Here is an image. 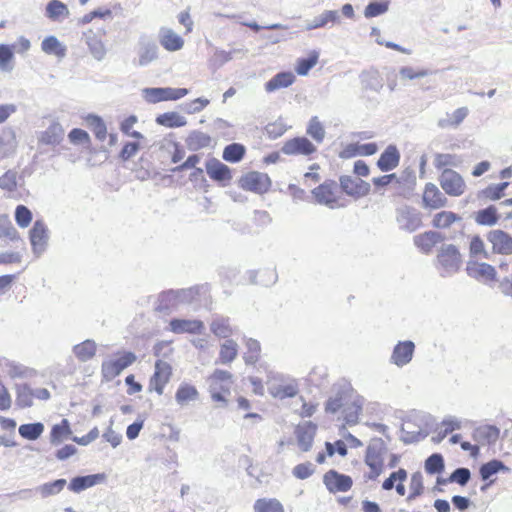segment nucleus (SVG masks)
<instances>
[{
    "label": "nucleus",
    "instance_id": "obj_1",
    "mask_svg": "<svg viewBox=\"0 0 512 512\" xmlns=\"http://www.w3.org/2000/svg\"><path fill=\"white\" fill-rule=\"evenodd\" d=\"M365 399L355 392L341 391L330 397L325 404L327 413L336 414L341 427H352L359 423Z\"/></svg>",
    "mask_w": 512,
    "mask_h": 512
},
{
    "label": "nucleus",
    "instance_id": "obj_2",
    "mask_svg": "<svg viewBox=\"0 0 512 512\" xmlns=\"http://www.w3.org/2000/svg\"><path fill=\"white\" fill-rule=\"evenodd\" d=\"M387 452V445L381 438H375L368 444L364 455V463L369 468L367 479L376 480L382 474Z\"/></svg>",
    "mask_w": 512,
    "mask_h": 512
},
{
    "label": "nucleus",
    "instance_id": "obj_3",
    "mask_svg": "<svg viewBox=\"0 0 512 512\" xmlns=\"http://www.w3.org/2000/svg\"><path fill=\"white\" fill-rule=\"evenodd\" d=\"M208 380L211 399L216 403L227 405L233 384V375L229 371L216 369Z\"/></svg>",
    "mask_w": 512,
    "mask_h": 512
},
{
    "label": "nucleus",
    "instance_id": "obj_4",
    "mask_svg": "<svg viewBox=\"0 0 512 512\" xmlns=\"http://www.w3.org/2000/svg\"><path fill=\"white\" fill-rule=\"evenodd\" d=\"M312 197L316 203L328 206L329 208H338L344 206V198L339 185L334 180H326L311 191Z\"/></svg>",
    "mask_w": 512,
    "mask_h": 512
},
{
    "label": "nucleus",
    "instance_id": "obj_5",
    "mask_svg": "<svg viewBox=\"0 0 512 512\" xmlns=\"http://www.w3.org/2000/svg\"><path fill=\"white\" fill-rule=\"evenodd\" d=\"M137 360L131 351L116 352L112 358L104 360L101 364V375L106 381H111Z\"/></svg>",
    "mask_w": 512,
    "mask_h": 512
},
{
    "label": "nucleus",
    "instance_id": "obj_6",
    "mask_svg": "<svg viewBox=\"0 0 512 512\" xmlns=\"http://www.w3.org/2000/svg\"><path fill=\"white\" fill-rule=\"evenodd\" d=\"M269 393L277 399L292 398L299 391L298 383L295 379H284L281 375L269 373L267 376Z\"/></svg>",
    "mask_w": 512,
    "mask_h": 512
},
{
    "label": "nucleus",
    "instance_id": "obj_7",
    "mask_svg": "<svg viewBox=\"0 0 512 512\" xmlns=\"http://www.w3.org/2000/svg\"><path fill=\"white\" fill-rule=\"evenodd\" d=\"M437 265L446 273L456 272L462 264V256L459 249L452 244L441 247L437 254Z\"/></svg>",
    "mask_w": 512,
    "mask_h": 512
},
{
    "label": "nucleus",
    "instance_id": "obj_8",
    "mask_svg": "<svg viewBox=\"0 0 512 512\" xmlns=\"http://www.w3.org/2000/svg\"><path fill=\"white\" fill-rule=\"evenodd\" d=\"M173 369L171 364L164 360L155 362V370L149 379V391L156 392L158 395L164 393L165 386L170 382Z\"/></svg>",
    "mask_w": 512,
    "mask_h": 512
},
{
    "label": "nucleus",
    "instance_id": "obj_9",
    "mask_svg": "<svg viewBox=\"0 0 512 512\" xmlns=\"http://www.w3.org/2000/svg\"><path fill=\"white\" fill-rule=\"evenodd\" d=\"M353 479L351 476L342 474L334 469H330L323 475V484L326 489L332 493H346L353 487Z\"/></svg>",
    "mask_w": 512,
    "mask_h": 512
},
{
    "label": "nucleus",
    "instance_id": "obj_10",
    "mask_svg": "<svg viewBox=\"0 0 512 512\" xmlns=\"http://www.w3.org/2000/svg\"><path fill=\"white\" fill-rule=\"evenodd\" d=\"M239 183L242 189L258 194L267 192L271 187L269 176L258 171H250L244 174Z\"/></svg>",
    "mask_w": 512,
    "mask_h": 512
},
{
    "label": "nucleus",
    "instance_id": "obj_11",
    "mask_svg": "<svg viewBox=\"0 0 512 512\" xmlns=\"http://www.w3.org/2000/svg\"><path fill=\"white\" fill-rule=\"evenodd\" d=\"M281 151L288 156H311L317 147L306 137H294L284 142Z\"/></svg>",
    "mask_w": 512,
    "mask_h": 512
},
{
    "label": "nucleus",
    "instance_id": "obj_12",
    "mask_svg": "<svg viewBox=\"0 0 512 512\" xmlns=\"http://www.w3.org/2000/svg\"><path fill=\"white\" fill-rule=\"evenodd\" d=\"M439 183L446 194L450 196H460L465 192V182L460 174L452 169L442 171Z\"/></svg>",
    "mask_w": 512,
    "mask_h": 512
},
{
    "label": "nucleus",
    "instance_id": "obj_13",
    "mask_svg": "<svg viewBox=\"0 0 512 512\" xmlns=\"http://www.w3.org/2000/svg\"><path fill=\"white\" fill-rule=\"evenodd\" d=\"M83 36L85 43L93 57L97 60H102L105 57L107 51L104 44L106 30L104 28H91L84 32Z\"/></svg>",
    "mask_w": 512,
    "mask_h": 512
},
{
    "label": "nucleus",
    "instance_id": "obj_14",
    "mask_svg": "<svg viewBox=\"0 0 512 512\" xmlns=\"http://www.w3.org/2000/svg\"><path fill=\"white\" fill-rule=\"evenodd\" d=\"M317 430L318 426L311 421L300 423L295 427L294 434L297 445L302 452H308L311 450Z\"/></svg>",
    "mask_w": 512,
    "mask_h": 512
},
{
    "label": "nucleus",
    "instance_id": "obj_15",
    "mask_svg": "<svg viewBox=\"0 0 512 512\" xmlns=\"http://www.w3.org/2000/svg\"><path fill=\"white\" fill-rule=\"evenodd\" d=\"M466 271L470 277L486 284L497 281L495 267L485 262L470 261L467 264Z\"/></svg>",
    "mask_w": 512,
    "mask_h": 512
},
{
    "label": "nucleus",
    "instance_id": "obj_16",
    "mask_svg": "<svg viewBox=\"0 0 512 512\" xmlns=\"http://www.w3.org/2000/svg\"><path fill=\"white\" fill-rule=\"evenodd\" d=\"M340 190L355 198H360L370 193V184L359 178L344 175L339 178Z\"/></svg>",
    "mask_w": 512,
    "mask_h": 512
},
{
    "label": "nucleus",
    "instance_id": "obj_17",
    "mask_svg": "<svg viewBox=\"0 0 512 512\" xmlns=\"http://www.w3.org/2000/svg\"><path fill=\"white\" fill-rule=\"evenodd\" d=\"M487 239L491 243L492 251L500 255H512V236L507 232L497 229L487 234Z\"/></svg>",
    "mask_w": 512,
    "mask_h": 512
},
{
    "label": "nucleus",
    "instance_id": "obj_18",
    "mask_svg": "<svg viewBox=\"0 0 512 512\" xmlns=\"http://www.w3.org/2000/svg\"><path fill=\"white\" fill-rule=\"evenodd\" d=\"M423 206L430 210H437L447 204V198L433 183H427L422 194Z\"/></svg>",
    "mask_w": 512,
    "mask_h": 512
},
{
    "label": "nucleus",
    "instance_id": "obj_19",
    "mask_svg": "<svg viewBox=\"0 0 512 512\" xmlns=\"http://www.w3.org/2000/svg\"><path fill=\"white\" fill-rule=\"evenodd\" d=\"M378 151L376 143H349L345 145L339 152L338 156L341 159H351L357 156H371Z\"/></svg>",
    "mask_w": 512,
    "mask_h": 512
},
{
    "label": "nucleus",
    "instance_id": "obj_20",
    "mask_svg": "<svg viewBox=\"0 0 512 512\" xmlns=\"http://www.w3.org/2000/svg\"><path fill=\"white\" fill-rule=\"evenodd\" d=\"M188 93L185 88H151L147 90V98L152 103L178 100Z\"/></svg>",
    "mask_w": 512,
    "mask_h": 512
},
{
    "label": "nucleus",
    "instance_id": "obj_21",
    "mask_svg": "<svg viewBox=\"0 0 512 512\" xmlns=\"http://www.w3.org/2000/svg\"><path fill=\"white\" fill-rule=\"evenodd\" d=\"M64 128L62 125L54 121L38 137V142L45 146H57L64 139Z\"/></svg>",
    "mask_w": 512,
    "mask_h": 512
},
{
    "label": "nucleus",
    "instance_id": "obj_22",
    "mask_svg": "<svg viewBox=\"0 0 512 512\" xmlns=\"http://www.w3.org/2000/svg\"><path fill=\"white\" fill-rule=\"evenodd\" d=\"M169 328L175 334H200L204 330V323L196 319H172Z\"/></svg>",
    "mask_w": 512,
    "mask_h": 512
},
{
    "label": "nucleus",
    "instance_id": "obj_23",
    "mask_svg": "<svg viewBox=\"0 0 512 512\" xmlns=\"http://www.w3.org/2000/svg\"><path fill=\"white\" fill-rule=\"evenodd\" d=\"M400 158L401 155L398 148L395 145H389L377 160V167L382 172H389L398 167Z\"/></svg>",
    "mask_w": 512,
    "mask_h": 512
},
{
    "label": "nucleus",
    "instance_id": "obj_24",
    "mask_svg": "<svg viewBox=\"0 0 512 512\" xmlns=\"http://www.w3.org/2000/svg\"><path fill=\"white\" fill-rule=\"evenodd\" d=\"M414 349L412 341L399 342L393 349L391 361L397 366L408 364L412 360Z\"/></svg>",
    "mask_w": 512,
    "mask_h": 512
},
{
    "label": "nucleus",
    "instance_id": "obj_25",
    "mask_svg": "<svg viewBox=\"0 0 512 512\" xmlns=\"http://www.w3.org/2000/svg\"><path fill=\"white\" fill-rule=\"evenodd\" d=\"M208 176L217 182H229L232 178L230 168L217 159H211L205 165Z\"/></svg>",
    "mask_w": 512,
    "mask_h": 512
},
{
    "label": "nucleus",
    "instance_id": "obj_26",
    "mask_svg": "<svg viewBox=\"0 0 512 512\" xmlns=\"http://www.w3.org/2000/svg\"><path fill=\"white\" fill-rule=\"evenodd\" d=\"M407 477V471L400 468L397 471L392 472L390 476L383 481L382 489L390 491L395 487L397 494L399 496H404L406 494L404 482L407 480Z\"/></svg>",
    "mask_w": 512,
    "mask_h": 512
},
{
    "label": "nucleus",
    "instance_id": "obj_27",
    "mask_svg": "<svg viewBox=\"0 0 512 512\" xmlns=\"http://www.w3.org/2000/svg\"><path fill=\"white\" fill-rule=\"evenodd\" d=\"M443 240V236L435 231H426L421 233L414 238V244L417 248L425 253L429 254L433 248Z\"/></svg>",
    "mask_w": 512,
    "mask_h": 512
},
{
    "label": "nucleus",
    "instance_id": "obj_28",
    "mask_svg": "<svg viewBox=\"0 0 512 512\" xmlns=\"http://www.w3.org/2000/svg\"><path fill=\"white\" fill-rule=\"evenodd\" d=\"M159 42L165 50L170 52L178 51L184 46L183 38L170 28L160 30Z\"/></svg>",
    "mask_w": 512,
    "mask_h": 512
},
{
    "label": "nucleus",
    "instance_id": "obj_29",
    "mask_svg": "<svg viewBox=\"0 0 512 512\" xmlns=\"http://www.w3.org/2000/svg\"><path fill=\"white\" fill-rule=\"evenodd\" d=\"M105 480V474H92L86 476H78L73 478L69 483V489L72 492L79 493L85 489L93 487Z\"/></svg>",
    "mask_w": 512,
    "mask_h": 512
},
{
    "label": "nucleus",
    "instance_id": "obj_30",
    "mask_svg": "<svg viewBox=\"0 0 512 512\" xmlns=\"http://www.w3.org/2000/svg\"><path fill=\"white\" fill-rule=\"evenodd\" d=\"M294 82L295 75L292 72H280L265 83V90L269 93L274 92L282 88H287Z\"/></svg>",
    "mask_w": 512,
    "mask_h": 512
},
{
    "label": "nucleus",
    "instance_id": "obj_31",
    "mask_svg": "<svg viewBox=\"0 0 512 512\" xmlns=\"http://www.w3.org/2000/svg\"><path fill=\"white\" fill-rule=\"evenodd\" d=\"M45 15L52 21H61L69 15V9L60 0H51L46 6Z\"/></svg>",
    "mask_w": 512,
    "mask_h": 512
},
{
    "label": "nucleus",
    "instance_id": "obj_32",
    "mask_svg": "<svg viewBox=\"0 0 512 512\" xmlns=\"http://www.w3.org/2000/svg\"><path fill=\"white\" fill-rule=\"evenodd\" d=\"M186 145L189 150L198 151L211 145V137L202 131H192L186 138Z\"/></svg>",
    "mask_w": 512,
    "mask_h": 512
},
{
    "label": "nucleus",
    "instance_id": "obj_33",
    "mask_svg": "<svg viewBox=\"0 0 512 512\" xmlns=\"http://www.w3.org/2000/svg\"><path fill=\"white\" fill-rule=\"evenodd\" d=\"M72 434L70 423L67 419H62L60 423L52 426L50 431V442L59 444L63 440L69 438Z\"/></svg>",
    "mask_w": 512,
    "mask_h": 512
},
{
    "label": "nucleus",
    "instance_id": "obj_34",
    "mask_svg": "<svg viewBox=\"0 0 512 512\" xmlns=\"http://www.w3.org/2000/svg\"><path fill=\"white\" fill-rule=\"evenodd\" d=\"M254 512H285L284 505L276 498H259L254 502Z\"/></svg>",
    "mask_w": 512,
    "mask_h": 512
},
{
    "label": "nucleus",
    "instance_id": "obj_35",
    "mask_svg": "<svg viewBox=\"0 0 512 512\" xmlns=\"http://www.w3.org/2000/svg\"><path fill=\"white\" fill-rule=\"evenodd\" d=\"M237 355V343L232 339H227L220 346L218 362L221 364H229L236 359Z\"/></svg>",
    "mask_w": 512,
    "mask_h": 512
},
{
    "label": "nucleus",
    "instance_id": "obj_36",
    "mask_svg": "<svg viewBox=\"0 0 512 512\" xmlns=\"http://www.w3.org/2000/svg\"><path fill=\"white\" fill-rule=\"evenodd\" d=\"M96 350V344L92 340H85L80 344L75 345L73 348L75 356L82 362L92 359L96 354Z\"/></svg>",
    "mask_w": 512,
    "mask_h": 512
},
{
    "label": "nucleus",
    "instance_id": "obj_37",
    "mask_svg": "<svg viewBox=\"0 0 512 512\" xmlns=\"http://www.w3.org/2000/svg\"><path fill=\"white\" fill-rule=\"evenodd\" d=\"M499 218L497 208L492 205L477 211L475 214L476 223L483 226H493L498 222Z\"/></svg>",
    "mask_w": 512,
    "mask_h": 512
},
{
    "label": "nucleus",
    "instance_id": "obj_38",
    "mask_svg": "<svg viewBox=\"0 0 512 512\" xmlns=\"http://www.w3.org/2000/svg\"><path fill=\"white\" fill-rule=\"evenodd\" d=\"M198 396L199 393L196 387L188 383H182L175 393V399L180 405L187 404L190 401H195Z\"/></svg>",
    "mask_w": 512,
    "mask_h": 512
},
{
    "label": "nucleus",
    "instance_id": "obj_39",
    "mask_svg": "<svg viewBox=\"0 0 512 512\" xmlns=\"http://www.w3.org/2000/svg\"><path fill=\"white\" fill-rule=\"evenodd\" d=\"M85 122L98 140L104 141L106 139L107 127L99 116L88 115L85 118Z\"/></svg>",
    "mask_w": 512,
    "mask_h": 512
},
{
    "label": "nucleus",
    "instance_id": "obj_40",
    "mask_svg": "<svg viewBox=\"0 0 512 512\" xmlns=\"http://www.w3.org/2000/svg\"><path fill=\"white\" fill-rule=\"evenodd\" d=\"M18 431L22 438L34 441L44 432V425L41 422L22 424Z\"/></svg>",
    "mask_w": 512,
    "mask_h": 512
},
{
    "label": "nucleus",
    "instance_id": "obj_41",
    "mask_svg": "<svg viewBox=\"0 0 512 512\" xmlns=\"http://www.w3.org/2000/svg\"><path fill=\"white\" fill-rule=\"evenodd\" d=\"M245 152V147L242 144L232 143L224 148L222 157L227 162L237 163L243 159Z\"/></svg>",
    "mask_w": 512,
    "mask_h": 512
},
{
    "label": "nucleus",
    "instance_id": "obj_42",
    "mask_svg": "<svg viewBox=\"0 0 512 512\" xmlns=\"http://www.w3.org/2000/svg\"><path fill=\"white\" fill-rule=\"evenodd\" d=\"M410 492L406 498L407 502H411L420 497L424 493L423 475L421 472H414L410 478Z\"/></svg>",
    "mask_w": 512,
    "mask_h": 512
},
{
    "label": "nucleus",
    "instance_id": "obj_43",
    "mask_svg": "<svg viewBox=\"0 0 512 512\" xmlns=\"http://www.w3.org/2000/svg\"><path fill=\"white\" fill-rule=\"evenodd\" d=\"M16 404L20 408H28L34 404L32 388L28 384H22L17 387Z\"/></svg>",
    "mask_w": 512,
    "mask_h": 512
},
{
    "label": "nucleus",
    "instance_id": "obj_44",
    "mask_svg": "<svg viewBox=\"0 0 512 512\" xmlns=\"http://www.w3.org/2000/svg\"><path fill=\"white\" fill-rule=\"evenodd\" d=\"M156 122L169 128L182 127L186 124L185 118L177 112L163 113L156 118Z\"/></svg>",
    "mask_w": 512,
    "mask_h": 512
},
{
    "label": "nucleus",
    "instance_id": "obj_45",
    "mask_svg": "<svg viewBox=\"0 0 512 512\" xmlns=\"http://www.w3.org/2000/svg\"><path fill=\"white\" fill-rule=\"evenodd\" d=\"M460 220V217L451 211H441L433 217L432 224L436 228L445 229Z\"/></svg>",
    "mask_w": 512,
    "mask_h": 512
},
{
    "label": "nucleus",
    "instance_id": "obj_46",
    "mask_svg": "<svg viewBox=\"0 0 512 512\" xmlns=\"http://www.w3.org/2000/svg\"><path fill=\"white\" fill-rule=\"evenodd\" d=\"M319 54L316 51L309 53L306 58H299L296 63L295 71L298 75L304 76L317 64Z\"/></svg>",
    "mask_w": 512,
    "mask_h": 512
},
{
    "label": "nucleus",
    "instance_id": "obj_47",
    "mask_svg": "<svg viewBox=\"0 0 512 512\" xmlns=\"http://www.w3.org/2000/svg\"><path fill=\"white\" fill-rule=\"evenodd\" d=\"M339 15L337 11L327 10L318 17H315L313 21L308 25V29L322 28L329 23L334 24L338 22Z\"/></svg>",
    "mask_w": 512,
    "mask_h": 512
},
{
    "label": "nucleus",
    "instance_id": "obj_48",
    "mask_svg": "<svg viewBox=\"0 0 512 512\" xmlns=\"http://www.w3.org/2000/svg\"><path fill=\"white\" fill-rule=\"evenodd\" d=\"M458 162V157L449 153H437L433 160L434 167L442 171H444V169H450L449 167L456 166Z\"/></svg>",
    "mask_w": 512,
    "mask_h": 512
},
{
    "label": "nucleus",
    "instance_id": "obj_49",
    "mask_svg": "<svg viewBox=\"0 0 512 512\" xmlns=\"http://www.w3.org/2000/svg\"><path fill=\"white\" fill-rule=\"evenodd\" d=\"M210 329L214 335L221 338H228L232 334V328L229 321L224 318L215 319L211 323Z\"/></svg>",
    "mask_w": 512,
    "mask_h": 512
},
{
    "label": "nucleus",
    "instance_id": "obj_50",
    "mask_svg": "<svg viewBox=\"0 0 512 512\" xmlns=\"http://www.w3.org/2000/svg\"><path fill=\"white\" fill-rule=\"evenodd\" d=\"M307 134L310 135L317 143L323 142L325 138V129L318 117L314 116L310 119Z\"/></svg>",
    "mask_w": 512,
    "mask_h": 512
},
{
    "label": "nucleus",
    "instance_id": "obj_51",
    "mask_svg": "<svg viewBox=\"0 0 512 512\" xmlns=\"http://www.w3.org/2000/svg\"><path fill=\"white\" fill-rule=\"evenodd\" d=\"M18 187L17 173L8 170L0 176V188L6 192H15Z\"/></svg>",
    "mask_w": 512,
    "mask_h": 512
},
{
    "label": "nucleus",
    "instance_id": "obj_52",
    "mask_svg": "<svg viewBox=\"0 0 512 512\" xmlns=\"http://www.w3.org/2000/svg\"><path fill=\"white\" fill-rule=\"evenodd\" d=\"M504 469L505 465L503 462L499 460H491L480 467L479 473L483 480H488L492 475Z\"/></svg>",
    "mask_w": 512,
    "mask_h": 512
},
{
    "label": "nucleus",
    "instance_id": "obj_53",
    "mask_svg": "<svg viewBox=\"0 0 512 512\" xmlns=\"http://www.w3.org/2000/svg\"><path fill=\"white\" fill-rule=\"evenodd\" d=\"M425 470L429 474L441 473L444 470V460L441 454L435 453L425 461Z\"/></svg>",
    "mask_w": 512,
    "mask_h": 512
},
{
    "label": "nucleus",
    "instance_id": "obj_54",
    "mask_svg": "<svg viewBox=\"0 0 512 512\" xmlns=\"http://www.w3.org/2000/svg\"><path fill=\"white\" fill-rule=\"evenodd\" d=\"M13 50L9 45L0 44V70L11 71L13 67Z\"/></svg>",
    "mask_w": 512,
    "mask_h": 512
},
{
    "label": "nucleus",
    "instance_id": "obj_55",
    "mask_svg": "<svg viewBox=\"0 0 512 512\" xmlns=\"http://www.w3.org/2000/svg\"><path fill=\"white\" fill-rule=\"evenodd\" d=\"M42 50L48 54H55L57 56H63L65 48L61 45L57 38L51 36L47 37L42 42Z\"/></svg>",
    "mask_w": 512,
    "mask_h": 512
},
{
    "label": "nucleus",
    "instance_id": "obj_56",
    "mask_svg": "<svg viewBox=\"0 0 512 512\" xmlns=\"http://www.w3.org/2000/svg\"><path fill=\"white\" fill-rule=\"evenodd\" d=\"M247 352L244 355V360L247 364H255L260 357L261 347L258 341L249 339L246 342Z\"/></svg>",
    "mask_w": 512,
    "mask_h": 512
},
{
    "label": "nucleus",
    "instance_id": "obj_57",
    "mask_svg": "<svg viewBox=\"0 0 512 512\" xmlns=\"http://www.w3.org/2000/svg\"><path fill=\"white\" fill-rule=\"evenodd\" d=\"M389 7V1H380V2H371L369 3L365 10L364 15L366 18H373L377 17L383 13H385L388 10Z\"/></svg>",
    "mask_w": 512,
    "mask_h": 512
},
{
    "label": "nucleus",
    "instance_id": "obj_58",
    "mask_svg": "<svg viewBox=\"0 0 512 512\" xmlns=\"http://www.w3.org/2000/svg\"><path fill=\"white\" fill-rule=\"evenodd\" d=\"M68 139L71 144L73 145H86L90 146L91 144V138L89 134L80 128H74L68 133Z\"/></svg>",
    "mask_w": 512,
    "mask_h": 512
},
{
    "label": "nucleus",
    "instance_id": "obj_59",
    "mask_svg": "<svg viewBox=\"0 0 512 512\" xmlns=\"http://www.w3.org/2000/svg\"><path fill=\"white\" fill-rule=\"evenodd\" d=\"M66 483L65 479H57L55 481L45 483L41 486V494L44 497L58 494L64 489Z\"/></svg>",
    "mask_w": 512,
    "mask_h": 512
},
{
    "label": "nucleus",
    "instance_id": "obj_60",
    "mask_svg": "<svg viewBox=\"0 0 512 512\" xmlns=\"http://www.w3.org/2000/svg\"><path fill=\"white\" fill-rule=\"evenodd\" d=\"M469 253L471 257L483 256L485 258L488 257V254L485 249V244L483 239L479 235H474L471 237L469 244Z\"/></svg>",
    "mask_w": 512,
    "mask_h": 512
},
{
    "label": "nucleus",
    "instance_id": "obj_61",
    "mask_svg": "<svg viewBox=\"0 0 512 512\" xmlns=\"http://www.w3.org/2000/svg\"><path fill=\"white\" fill-rule=\"evenodd\" d=\"M15 221L21 228L28 227L32 222V213L24 205H18L15 209Z\"/></svg>",
    "mask_w": 512,
    "mask_h": 512
},
{
    "label": "nucleus",
    "instance_id": "obj_62",
    "mask_svg": "<svg viewBox=\"0 0 512 512\" xmlns=\"http://www.w3.org/2000/svg\"><path fill=\"white\" fill-rule=\"evenodd\" d=\"M430 74L428 69H415L410 66H405L400 68L399 75L403 80H414L418 78H423Z\"/></svg>",
    "mask_w": 512,
    "mask_h": 512
},
{
    "label": "nucleus",
    "instance_id": "obj_63",
    "mask_svg": "<svg viewBox=\"0 0 512 512\" xmlns=\"http://www.w3.org/2000/svg\"><path fill=\"white\" fill-rule=\"evenodd\" d=\"M314 472L315 466L311 462L297 464L292 470L293 476L300 480L309 478Z\"/></svg>",
    "mask_w": 512,
    "mask_h": 512
},
{
    "label": "nucleus",
    "instance_id": "obj_64",
    "mask_svg": "<svg viewBox=\"0 0 512 512\" xmlns=\"http://www.w3.org/2000/svg\"><path fill=\"white\" fill-rule=\"evenodd\" d=\"M325 448L327 450L328 457H332L336 453L341 457H345L348 454V448L344 440H337L334 443L326 442Z\"/></svg>",
    "mask_w": 512,
    "mask_h": 512
}]
</instances>
